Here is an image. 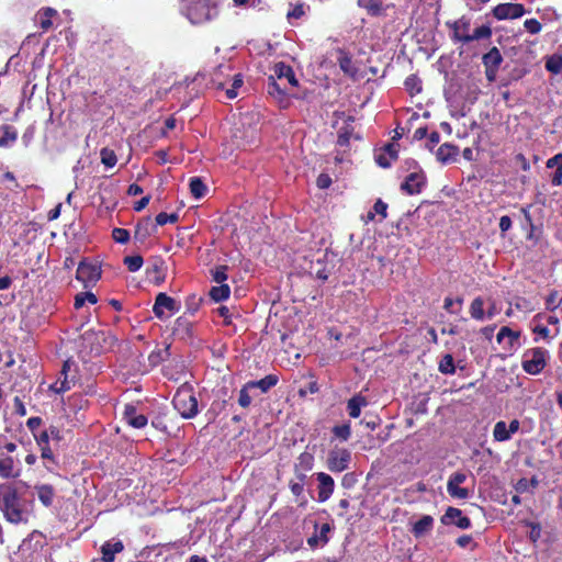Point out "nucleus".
Returning <instances> with one entry per match:
<instances>
[{
	"instance_id": "f257e3e1",
	"label": "nucleus",
	"mask_w": 562,
	"mask_h": 562,
	"mask_svg": "<svg viewBox=\"0 0 562 562\" xmlns=\"http://www.w3.org/2000/svg\"><path fill=\"white\" fill-rule=\"evenodd\" d=\"M0 512L11 524H26L33 513V502L22 499L11 484H0Z\"/></svg>"
},
{
	"instance_id": "f03ea898",
	"label": "nucleus",
	"mask_w": 562,
	"mask_h": 562,
	"mask_svg": "<svg viewBox=\"0 0 562 562\" xmlns=\"http://www.w3.org/2000/svg\"><path fill=\"white\" fill-rule=\"evenodd\" d=\"M269 80L268 93L280 106L286 108L289 98L296 95L294 89L297 87V80L292 68L283 63L276 64Z\"/></svg>"
},
{
	"instance_id": "7ed1b4c3",
	"label": "nucleus",
	"mask_w": 562,
	"mask_h": 562,
	"mask_svg": "<svg viewBox=\"0 0 562 562\" xmlns=\"http://www.w3.org/2000/svg\"><path fill=\"white\" fill-rule=\"evenodd\" d=\"M222 0H182L181 13L192 24H203L218 14V4Z\"/></svg>"
},
{
	"instance_id": "20e7f679",
	"label": "nucleus",
	"mask_w": 562,
	"mask_h": 562,
	"mask_svg": "<svg viewBox=\"0 0 562 562\" xmlns=\"http://www.w3.org/2000/svg\"><path fill=\"white\" fill-rule=\"evenodd\" d=\"M549 351L541 347L529 348L521 357L522 370L531 375L540 374L548 364Z\"/></svg>"
},
{
	"instance_id": "39448f33",
	"label": "nucleus",
	"mask_w": 562,
	"mask_h": 562,
	"mask_svg": "<svg viewBox=\"0 0 562 562\" xmlns=\"http://www.w3.org/2000/svg\"><path fill=\"white\" fill-rule=\"evenodd\" d=\"M173 406L184 418H192L198 414V401L189 387H181L173 396Z\"/></svg>"
},
{
	"instance_id": "423d86ee",
	"label": "nucleus",
	"mask_w": 562,
	"mask_h": 562,
	"mask_svg": "<svg viewBox=\"0 0 562 562\" xmlns=\"http://www.w3.org/2000/svg\"><path fill=\"white\" fill-rule=\"evenodd\" d=\"M521 331L515 330L509 326H503L499 328L496 340L501 346L502 350L512 356L521 347Z\"/></svg>"
},
{
	"instance_id": "0eeeda50",
	"label": "nucleus",
	"mask_w": 562,
	"mask_h": 562,
	"mask_svg": "<svg viewBox=\"0 0 562 562\" xmlns=\"http://www.w3.org/2000/svg\"><path fill=\"white\" fill-rule=\"evenodd\" d=\"M101 278V268L97 263L81 261L77 268L76 279L82 283L83 288L93 286Z\"/></svg>"
},
{
	"instance_id": "6e6552de",
	"label": "nucleus",
	"mask_w": 562,
	"mask_h": 562,
	"mask_svg": "<svg viewBox=\"0 0 562 562\" xmlns=\"http://www.w3.org/2000/svg\"><path fill=\"white\" fill-rule=\"evenodd\" d=\"M179 310V306L172 297L166 293H159L156 296V301L153 307L155 315L160 319L170 317L173 313Z\"/></svg>"
},
{
	"instance_id": "1a4fd4ad",
	"label": "nucleus",
	"mask_w": 562,
	"mask_h": 562,
	"mask_svg": "<svg viewBox=\"0 0 562 562\" xmlns=\"http://www.w3.org/2000/svg\"><path fill=\"white\" fill-rule=\"evenodd\" d=\"M351 454L347 449L335 448L328 454V469L333 472H342L348 468Z\"/></svg>"
},
{
	"instance_id": "9d476101",
	"label": "nucleus",
	"mask_w": 562,
	"mask_h": 562,
	"mask_svg": "<svg viewBox=\"0 0 562 562\" xmlns=\"http://www.w3.org/2000/svg\"><path fill=\"white\" fill-rule=\"evenodd\" d=\"M467 480V474L463 472L452 473L447 483V491L453 498L465 499L470 496L468 488L461 487Z\"/></svg>"
},
{
	"instance_id": "9b49d317",
	"label": "nucleus",
	"mask_w": 562,
	"mask_h": 562,
	"mask_svg": "<svg viewBox=\"0 0 562 562\" xmlns=\"http://www.w3.org/2000/svg\"><path fill=\"white\" fill-rule=\"evenodd\" d=\"M524 13L525 9L519 3H502L493 10V14L497 20L517 19Z\"/></svg>"
},
{
	"instance_id": "f8f14e48",
	"label": "nucleus",
	"mask_w": 562,
	"mask_h": 562,
	"mask_svg": "<svg viewBox=\"0 0 562 562\" xmlns=\"http://www.w3.org/2000/svg\"><path fill=\"white\" fill-rule=\"evenodd\" d=\"M443 525H456L460 529H468L471 527V521L468 517L462 515V512L454 507H448L445 515L441 517Z\"/></svg>"
},
{
	"instance_id": "ddd939ff",
	"label": "nucleus",
	"mask_w": 562,
	"mask_h": 562,
	"mask_svg": "<svg viewBox=\"0 0 562 562\" xmlns=\"http://www.w3.org/2000/svg\"><path fill=\"white\" fill-rule=\"evenodd\" d=\"M519 429V422L514 419L507 425L505 422H497L494 426L493 437L496 441H506Z\"/></svg>"
},
{
	"instance_id": "4468645a",
	"label": "nucleus",
	"mask_w": 562,
	"mask_h": 562,
	"mask_svg": "<svg viewBox=\"0 0 562 562\" xmlns=\"http://www.w3.org/2000/svg\"><path fill=\"white\" fill-rule=\"evenodd\" d=\"M318 501L326 502L334 493L335 482L333 477L324 472L317 473Z\"/></svg>"
},
{
	"instance_id": "2eb2a0df",
	"label": "nucleus",
	"mask_w": 562,
	"mask_h": 562,
	"mask_svg": "<svg viewBox=\"0 0 562 562\" xmlns=\"http://www.w3.org/2000/svg\"><path fill=\"white\" fill-rule=\"evenodd\" d=\"M425 176L422 171H414L402 183V190L406 191L408 194L418 193L424 186Z\"/></svg>"
},
{
	"instance_id": "dca6fc26",
	"label": "nucleus",
	"mask_w": 562,
	"mask_h": 562,
	"mask_svg": "<svg viewBox=\"0 0 562 562\" xmlns=\"http://www.w3.org/2000/svg\"><path fill=\"white\" fill-rule=\"evenodd\" d=\"M331 527L329 524H323L319 528L316 527L315 533L307 539V544L312 548L324 547L328 542V533Z\"/></svg>"
},
{
	"instance_id": "f3484780",
	"label": "nucleus",
	"mask_w": 562,
	"mask_h": 562,
	"mask_svg": "<svg viewBox=\"0 0 562 562\" xmlns=\"http://www.w3.org/2000/svg\"><path fill=\"white\" fill-rule=\"evenodd\" d=\"M398 156V145L389 144L384 148V150L375 156V161L379 166L383 168H387L391 166L392 161L397 159Z\"/></svg>"
},
{
	"instance_id": "a211bd4d",
	"label": "nucleus",
	"mask_w": 562,
	"mask_h": 562,
	"mask_svg": "<svg viewBox=\"0 0 562 562\" xmlns=\"http://www.w3.org/2000/svg\"><path fill=\"white\" fill-rule=\"evenodd\" d=\"M453 36L456 40L464 43L471 42V30H470V21L465 18H461L456 21L452 25Z\"/></svg>"
},
{
	"instance_id": "6ab92c4d",
	"label": "nucleus",
	"mask_w": 562,
	"mask_h": 562,
	"mask_svg": "<svg viewBox=\"0 0 562 562\" xmlns=\"http://www.w3.org/2000/svg\"><path fill=\"white\" fill-rule=\"evenodd\" d=\"M543 314H537L532 321H531V330L535 335H537L539 338L543 339V340H548V341H551L555 335V334H551V330L542 325L541 321L543 318Z\"/></svg>"
},
{
	"instance_id": "aec40b11",
	"label": "nucleus",
	"mask_w": 562,
	"mask_h": 562,
	"mask_svg": "<svg viewBox=\"0 0 562 562\" xmlns=\"http://www.w3.org/2000/svg\"><path fill=\"white\" fill-rule=\"evenodd\" d=\"M124 549L122 541L120 540H110L103 543L101 547L102 560L104 562H113L115 554L120 553Z\"/></svg>"
},
{
	"instance_id": "412c9836",
	"label": "nucleus",
	"mask_w": 562,
	"mask_h": 562,
	"mask_svg": "<svg viewBox=\"0 0 562 562\" xmlns=\"http://www.w3.org/2000/svg\"><path fill=\"white\" fill-rule=\"evenodd\" d=\"M229 66L221 65L213 71L212 82L217 89L224 90V88L229 83Z\"/></svg>"
},
{
	"instance_id": "4be33fe9",
	"label": "nucleus",
	"mask_w": 562,
	"mask_h": 562,
	"mask_svg": "<svg viewBox=\"0 0 562 562\" xmlns=\"http://www.w3.org/2000/svg\"><path fill=\"white\" fill-rule=\"evenodd\" d=\"M124 418L134 428H143L147 424V418L142 414H137L134 406L125 407Z\"/></svg>"
},
{
	"instance_id": "5701e85b",
	"label": "nucleus",
	"mask_w": 562,
	"mask_h": 562,
	"mask_svg": "<svg viewBox=\"0 0 562 562\" xmlns=\"http://www.w3.org/2000/svg\"><path fill=\"white\" fill-rule=\"evenodd\" d=\"M20 471L14 464V460L11 457L0 458V476L3 479L16 477Z\"/></svg>"
},
{
	"instance_id": "b1692460",
	"label": "nucleus",
	"mask_w": 562,
	"mask_h": 562,
	"mask_svg": "<svg viewBox=\"0 0 562 562\" xmlns=\"http://www.w3.org/2000/svg\"><path fill=\"white\" fill-rule=\"evenodd\" d=\"M34 488L36 491L40 502L44 506L48 507L53 504L54 496H55L53 486H50L48 484H40V485H35Z\"/></svg>"
},
{
	"instance_id": "393cba45",
	"label": "nucleus",
	"mask_w": 562,
	"mask_h": 562,
	"mask_svg": "<svg viewBox=\"0 0 562 562\" xmlns=\"http://www.w3.org/2000/svg\"><path fill=\"white\" fill-rule=\"evenodd\" d=\"M359 5L374 15L383 13L389 8L384 0H359Z\"/></svg>"
},
{
	"instance_id": "a878e982",
	"label": "nucleus",
	"mask_w": 562,
	"mask_h": 562,
	"mask_svg": "<svg viewBox=\"0 0 562 562\" xmlns=\"http://www.w3.org/2000/svg\"><path fill=\"white\" fill-rule=\"evenodd\" d=\"M432 525H434L432 517L429 515H425L418 521H416L414 524L413 533L415 535V537H422L431 530Z\"/></svg>"
},
{
	"instance_id": "bb28decb",
	"label": "nucleus",
	"mask_w": 562,
	"mask_h": 562,
	"mask_svg": "<svg viewBox=\"0 0 562 562\" xmlns=\"http://www.w3.org/2000/svg\"><path fill=\"white\" fill-rule=\"evenodd\" d=\"M367 404H368V402H367L366 397H363L361 395H357V396H353L352 398H350L347 403V409H348L350 417H352V418L359 417L360 413H361V408L367 406Z\"/></svg>"
},
{
	"instance_id": "cd10ccee",
	"label": "nucleus",
	"mask_w": 562,
	"mask_h": 562,
	"mask_svg": "<svg viewBox=\"0 0 562 562\" xmlns=\"http://www.w3.org/2000/svg\"><path fill=\"white\" fill-rule=\"evenodd\" d=\"M458 156V148L451 144H442L437 151V158L442 162H449Z\"/></svg>"
},
{
	"instance_id": "c85d7f7f",
	"label": "nucleus",
	"mask_w": 562,
	"mask_h": 562,
	"mask_svg": "<svg viewBox=\"0 0 562 562\" xmlns=\"http://www.w3.org/2000/svg\"><path fill=\"white\" fill-rule=\"evenodd\" d=\"M470 315L473 319L483 322L486 319V312L484 311V301L482 297H475L470 305Z\"/></svg>"
},
{
	"instance_id": "c756f323",
	"label": "nucleus",
	"mask_w": 562,
	"mask_h": 562,
	"mask_svg": "<svg viewBox=\"0 0 562 562\" xmlns=\"http://www.w3.org/2000/svg\"><path fill=\"white\" fill-rule=\"evenodd\" d=\"M243 86V77L240 74H236L229 78V83L224 88V92L227 99H234L238 95V89Z\"/></svg>"
},
{
	"instance_id": "7c9ffc66",
	"label": "nucleus",
	"mask_w": 562,
	"mask_h": 562,
	"mask_svg": "<svg viewBox=\"0 0 562 562\" xmlns=\"http://www.w3.org/2000/svg\"><path fill=\"white\" fill-rule=\"evenodd\" d=\"M513 306L515 307V310H517L524 314H529V313H532L536 311L537 303L531 299L517 297L515 300V302L513 303Z\"/></svg>"
},
{
	"instance_id": "2f4dec72",
	"label": "nucleus",
	"mask_w": 562,
	"mask_h": 562,
	"mask_svg": "<svg viewBox=\"0 0 562 562\" xmlns=\"http://www.w3.org/2000/svg\"><path fill=\"white\" fill-rule=\"evenodd\" d=\"M229 294H231V289H229L228 284H226V283L217 284L210 290V296L215 302H220V301H224V300L228 299Z\"/></svg>"
},
{
	"instance_id": "473e14b6",
	"label": "nucleus",
	"mask_w": 562,
	"mask_h": 562,
	"mask_svg": "<svg viewBox=\"0 0 562 562\" xmlns=\"http://www.w3.org/2000/svg\"><path fill=\"white\" fill-rule=\"evenodd\" d=\"M503 58L499 50L494 47L483 56L485 67L498 68Z\"/></svg>"
},
{
	"instance_id": "72a5a7b5",
	"label": "nucleus",
	"mask_w": 562,
	"mask_h": 562,
	"mask_svg": "<svg viewBox=\"0 0 562 562\" xmlns=\"http://www.w3.org/2000/svg\"><path fill=\"white\" fill-rule=\"evenodd\" d=\"M56 14V11L50 8H45L37 14V22L43 30H48L53 25L52 18Z\"/></svg>"
},
{
	"instance_id": "f704fd0d",
	"label": "nucleus",
	"mask_w": 562,
	"mask_h": 562,
	"mask_svg": "<svg viewBox=\"0 0 562 562\" xmlns=\"http://www.w3.org/2000/svg\"><path fill=\"white\" fill-rule=\"evenodd\" d=\"M169 356V347L157 348L148 356V361L151 367H156L165 361Z\"/></svg>"
},
{
	"instance_id": "c9c22d12",
	"label": "nucleus",
	"mask_w": 562,
	"mask_h": 562,
	"mask_svg": "<svg viewBox=\"0 0 562 562\" xmlns=\"http://www.w3.org/2000/svg\"><path fill=\"white\" fill-rule=\"evenodd\" d=\"M190 192L195 199H201L205 195L207 188L200 178H192L190 180Z\"/></svg>"
},
{
	"instance_id": "e433bc0d",
	"label": "nucleus",
	"mask_w": 562,
	"mask_h": 562,
	"mask_svg": "<svg viewBox=\"0 0 562 562\" xmlns=\"http://www.w3.org/2000/svg\"><path fill=\"white\" fill-rule=\"evenodd\" d=\"M546 68L552 74H559L562 70V55L554 54L547 58Z\"/></svg>"
},
{
	"instance_id": "4c0bfd02",
	"label": "nucleus",
	"mask_w": 562,
	"mask_h": 562,
	"mask_svg": "<svg viewBox=\"0 0 562 562\" xmlns=\"http://www.w3.org/2000/svg\"><path fill=\"white\" fill-rule=\"evenodd\" d=\"M98 302L97 296L92 292L78 293L75 296V307L77 310L82 308L86 303L95 304Z\"/></svg>"
},
{
	"instance_id": "58836bf2",
	"label": "nucleus",
	"mask_w": 562,
	"mask_h": 562,
	"mask_svg": "<svg viewBox=\"0 0 562 562\" xmlns=\"http://www.w3.org/2000/svg\"><path fill=\"white\" fill-rule=\"evenodd\" d=\"M278 380L273 375H267L266 378L256 381V382H248L249 386L252 389L258 387L261 390V392H267L269 389L274 386L277 384Z\"/></svg>"
},
{
	"instance_id": "ea45409f",
	"label": "nucleus",
	"mask_w": 562,
	"mask_h": 562,
	"mask_svg": "<svg viewBox=\"0 0 562 562\" xmlns=\"http://www.w3.org/2000/svg\"><path fill=\"white\" fill-rule=\"evenodd\" d=\"M454 370L456 368L452 356L446 355L439 363V371L445 374H452L454 373Z\"/></svg>"
},
{
	"instance_id": "a19ab883",
	"label": "nucleus",
	"mask_w": 562,
	"mask_h": 562,
	"mask_svg": "<svg viewBox=\"0 0 562 562\" xmlns=\"http://www.w3.org/2000/svg\"><path fill=\"white\" fill-rule=\"evenodd\" d=\"M387 205L381 200H378L373 205V212L368 213V218L373 220L374 215L378 214L381 216V221L386 217Z\"/></svg>"
},
{
	"instance_id": "79ce46f5",
	"label": "nucleus",
	"mask_w": 562,
	"mask_h": 562,
	"mask_svg": "<svg viewBox=\"0 0 562 562\" xmlns=\"http://www.w3.org/2000/svg\"><path fill=\"white\" fill-rule=\"evenodd\" d=\"M101 161L104 166L112 168L116 164V156L113 150L109 148H103L100 153Z\"/></svg>"
},
{
	"instance_id": "37998d69",
	"label": "nucleus",
	"mask_w": 562,
	"mask_h": 562,
	"mask_svg": "<svg viewBox=\"0 0 562 562\" xmlns=\"http://www.w3.org/2000/svg\"><path fill=\"white\" fill-rule=\"evenodd\" d=\"M562 302V295L558 291H552L546 299L548 310H555Z\"/></svg>"
},
{
	"instance_id": "c03bdc74",
	"label": "nucleus",
	"mask_w": 562,
	"mask_h": 562,
	"mask_svg": "<svg viewBox=\"0 0 562 562\" xmlns=\"http://www.w3.org/2000/svg\"><path fill=\"white\" fill-rule=\"evenodd\" d=\"M127 269L132 272L139 270L143 266V258L140 256H130L124 259Z\"/></svg>"
},
{
	"instance_id": "a18cd8bd",
	"label": "nucleus",
	"mask_w": 562,
	"mask_h": 562,
	"mask_svg": "<svg viewBox=\"0 0 562 562\" xmlns=\"http://www.w3.org/2000/svg\"><path fill=\"white\" fill-rule=\"evenodd\" d=\"M252 387L247 383L239 392L238 403L241 407H248L251 403V396L249 395V391Z\"/></svg>"
},
{
	"instance_id": "49530a36",
	"label": "nucleus",
	"mask_w": 562,
	"mask_h": 562,
	"mask_svg": "<svg viewBox=\"0 0 562 562\" xmlns=\"http://www.w3.org/2000/svg\"><path fill=\"white\" fill-rule=\"evenodd\" d=\"M227 268L225 266H220L215 270L212 271L213 281L217 284L225 283L227 280Z\"/></svg>"
},
{
	"instance_id": "de8ad7c7",
	"label": "nucleus",
	"mask_w": 562,
	"mask_h": 562,
	"mask_svg": "<svg viewBox=\"0 0 562 562\" xmlns=\"http://www.w3.org/2000/svg\"><path fill=\"white\" fill-rule=\"evenodd\" d=\"M491 36V29L486 25H482L480 27H476L471 34H470V37H471V42L472 41H475V40H481V38H487Z\"/></svg>"
},
{
	"instance_id": "09e8293b",
	"label": "nucleus",
	"mask_w": 562,
	"mask_h": 562,
	"mask_svg": "<svg viewBox=\"0 0 562 562\" xmlns=\"http://www.w3.org/2000/svg\"><path fill=\"white\" fill-rule=\"evenodd\" d=\"M178 221V214L177 213H172V214H167L165 212H161L159 213L157 216H156V223L157 225H166L167 223H176Z\"/></svg>"
},
{
	"instance_id": "8fccbe9b",
	"label": "nucleus",
	"mask_w": 562,
	"mask_h": 562,
	"mask_svg": "<svg viewBox=\"0 0 562 562\" xmlns=\"http://www.w3.org/2000/svg\"><path fill=\"white\" fill-rule=\"evenodd\" d=\"M50 438H56L58 439V430L54 427L49 428L47 431H44L41 436H40V439H38V445L41 447L43 446H47L48 443V440Z\"/></svg>"
},
{
	"instance_id": "3c124183",
	"label": "nucleus",
	"mask_w": 562,
	"mask_h": 562,
	"mask_svg": "<svg viewBox=\"0 0 562 562\" xmlns=\"http://www.w3.org/2000/svg\"><path fill=\"white\" fill-rule=\"evenodd\" d=\"M405 87L412 94L422 90L420 82L415 76H411L405 80Z\"/></svg>"
},
{
	"instance_id": "603ef678",
	"label": "nucleus",
	"mask_w": 562,
	"mask_h": 562,
	"mask_svg": "<svg viewBox=\"0 0 562 562\" xmlns=\"http://www.w3.org/2000/svg\"><path fill=\"white\" fill-rule=\"evenodd\" d=\"M333 431L336 437H338L345 441L350 437V434H351L350 426L348 424L336 426L333 429Z\"/></svg>"
},
{
	"instance_id": "864d4df0",
	"label": "nucleus",
	"mask_w": 562,
	"mask_h": 562,
	"mask_svg": "<svg viewBox=\"0 0 562 562\" xmlns=\"http://www.w3.org/2000/svg\"><path fill=\"white\" fill-rule=\"evenodd\" d=\"M112 236L116 243L125 244L130 238V233L124 228H114Z\"/></svg>"
},
{
	"instance_id": "5fc2aeb1",
	"label": "nucleus",
	"mask_w": 562,
	"mask_h": 562,
	"mask_svg": "<svg viewBox=\"0 0 562 562\" xmlns=\"http://www.w3.org/2000/svg\"><path fill=\"white\" fill-rule=\"evenodd\" d=\"M462 304L461 299L453 300L451 297H447L445 300V308L450 313H458Z\"/></svg>"
},
{
	"instance_id": "6e6d98bb",
	"label": "nucleus",
	"mask_w": 562,
	"mask_h": 562,
	"mask_svg": "<svg viewBox=\"0 0 562 562\" xmlns=\"http://www.w3.org/2000/svg\"><path fill=\"white\" fill-rule=\"evenodd\" d=\"M524 26L525 29L527 30V32H529L530 34H537L541 31V24L538 20L536 19H528L525 21L524 23Z\"/></svg>"
},
{
	"instance_id": "4d7b16f0",
	"label": "nucleus",
	"mask_w": 562,
	"mask_h": 562,
	"mask_svg": "<svg viewBox=\"0 0 562 562\" xmlns=\"http://www.w3.org/2000/svg\"><path fill=\"white\" fill-rule=\"evenodd\" d=\"M148 225H149V218H147L144 224H138L136 227V232H135L136 237H138L139 239H145L150 234L148 232V227H145Z\"/></svg>"
},
{
	"instance_id": "13d9d810",
	"label": "nucleus",
	"mask_w": 562,
	"mask_h": 562,
	"mask_svg": "<svg viewBox=\"0 0 562 562\" xmlns=\"http://www.w3.org/2000/svg\"><path fill=\"white\" fill-rule=\"evenodd\" d=\"M547 167L550 169H562V154H557L547 161Z\"/></svg>"
},
{
	"instance_id": "bf43d9fd",
	"label": "nucleus",
	"mask_w": 562,
	"mask_h": 562,
	"mask_svg": "<svg viewBox=\"0 0 562 562\" xmlns=\"http://www.w3.org/2000/svg\"><path fill=\"white\" fill-rule=\"evenodd\" d=\"M317 187L321 189H327L331 184V179L328 175L322 173L317 177Z\"/></svg>"
},
{
	"instance_id": "052dcab7",
	"label": "nucleus",
	"mask_w": 562,
	"mask_h": 562,
	"mask_svg": "<svg viewBox=\"0 0 562 562\" xmlns=\"http://www.w3.org/2000/svg\"><path fill=\"white\" fill-rule=\"evenodd\" d=\"M304 13H305L304 5L297 4L291 11H289L288 16L290 19H292V18L300 19L301 16L304 15Z\"/></svg>"
},
{
	"instance_id": "680f3d73",
	"label": "nucleus",
	"mask_w": 562,
	"mask_h": 562,
	"mask_svg": "<svg viewBox=\"0 0 562 562\" xmlns=\"http://www.w3.org/2000/svg\"><path fill=\"white\" fill-rule=\"evenodd\" d=\"M16 138V134L5 130L3 137L0 138V146H5L9 143L14 142Z\"/></svg>"
},
{
	"instance_id": "e2e57ef3",
	"label": "nucleus",
	"mask_w": 562,
	"mask_h": 562,
	"mask_svg": "<svg viewBox=\"0 0 562 562\" xmlns=\"http://www.w3.org/2000/svg\"><path fill=\"white\" fill-rule=\"evenodd\" d=\"M14 409L20 416L26 415V408L22 401L20 400V397L18 396L14 398Z\"/></svg>"
},
{
	"instance_id": "0e129e2a",
	"label": "nucleus",
	"mask_w": 562,
	"mask_h": 562,
	"mask_svg": "<svg viewBox=\"0 0 562 562\" xmlns=\"http://www.w3.org/2000/svg\"><path fill=\"white\" fill-rule=\"evenodd\" d=\"M512 227V220L504 215L499 220V228L502 232H507Z\"/></svg>"
},
{
	"instance_id": "69168bd1",
	"label": "nucleus",
	"mask_w": 562,
	"mask_h": 562,
	"mask_svg": "<svg viewBox=\"0 0 562 562\" xmlns=\"http://www.w3.org/2000/svg\"><path fill=\"white\" fill-rule=\"evenodd\" d=\"M70 386L67 382V380H63V381H57L54 385H53V389L56 391V392H64L66 390H68Z\"/></svg>"
},
{
	"instance_id": "338daca9",
	"label": "nucleus",
	"mask_w": 562,
	"mask_h": 562,
	"mask_svg": "<svg viewBox=\"0 0 562 562\" xmlns=\"http://www.w3.org/2000/svg\"><path fill=\"white\" fill-rule=\"evenodd\" d=\"M473 540H472V537L471 536H461L458 538L457 540V543L461 547V548H467L469 547L470 544H472Z\"/></svg>"
},
{
	"instance_id": "774afa93",
	"label": "nucleus",
	"mask_w": 562,
	"mask_h": 562,
	"mask_svg": "<svg viewBox=\"0 0 562 562\" xmlns=\"http://www.w3.org/2000/svg\"><path fill=\"white\" fill-rule=\"evenodd\" d=\"M541 528L539 525H531L530 539L535 542L540 538Z\"/></svg>"
}]
</instances>
